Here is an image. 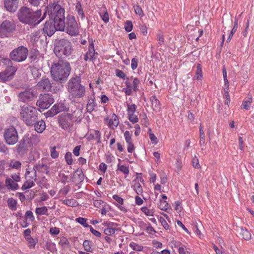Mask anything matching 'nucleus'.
<instances>
[{
	"mask_svg": "<svg viewBox=\"0 0 254 254\" xmlns=\"http://www.w3.org/2000/svg\"><path fill=\"white\" fill-rule=\"evenodd\" d=\"M238 20L237 18H235V22H234V25L233 26V28L232 29V30H231L229 35V37L227 40V43H229L231 38H232L233 36V34L234 33H235L237 29V28H238Z\"/></svg>",
	"mask_w": 254,
	"mask_h": 254,
	"instance_id": "obj_30",
	"label": "nucleus"
},
{
	"mask_svg": "<svg viewBox=\"0 0 254 254\" xmlns=\"http://www.w3.org/2000/svg\"><path fill=\"white\" fill-rule=\"evenodd\" d=\"M36 172L35 166L32 169H27L25 173L27 179L36 181L37 180Z\"/></svg>",
	"mask_w": 254,
	"mask_h": 254,
	"instance_id": "obj_21",
	"label": "nucleus"
},
{
	"mask_svg": "<svg viewBox=\"0 0 254 254\" xmlns=\"http://www.w3.org/2000/svg\"><path fill=\"white\" fill-rule=\"evenodd\" d=\"M39 110L33 106H24L21 108L20 115L23 121L28 126H32L38 119Z\"/></svg>",
	"mask_w": 254,
	"mask_h": 254,
	"instance_id": "obj_6",
	"label": "nucleus"
},
{
	"mask_svg": "<svg viewBox=\"0 0 254 254\" xmlns=\"http://www.w3.org/2000/svg\"><path fill=\"white\" fill-rule=\"evenodd\" d=\"M62 107L63 105L62 104H55L52 107L51 109L53 110V111L55 112L56 114L57 115L58 113L63 111Z\"/></svg>",
	"mask_w": 254,
	"mask_h": 254,
	"instance_id": "obj_40",
	"label": "nucleus"
},
{
	"mask_svg": "<svg viewBox=\"0 0 254 254\" xmlns=\"http://www.w3.org/2000/svg\"><path fill=\"white\" fill-rule=\"evenodd\" d=\"M58 24L51 19L46 21L43 28L44 33L49 37L52 36L56 31H59Z\"/></svg>",
	"mask_w": 254,
	"mask_h": 254,
	"instance_id": "obj_13",
	"label": "nucleus"
},
{
	"mask_svg": "<svg viewBox=\"0 0 254 254\" xmlns=\"http://www.w3.org/2000/svg\"><path fill=\"white\" fill-rule=\"evenodd\" d=\"M28 50L23 46H19L13 49L9 54L10 59L15 62H22L28 56Z\"/></svg>",
	"mask_w": 254,
	"mask_h": 254,
	"instance_id": "obj_8",
	"label": "nucleus"
},
{
	"mask_svg": "<svg viewBox=\"0 0 254 254\" xmlns=\"http://www.w3.org/2000/svg\"><path fill=\"white\" fill-rule=\"evenodd\" d=\"M102 20L105 22L107 23L109 21V17L108 13L106 11L102 15L100 14Z\"/></svg>",
	"mask_w": 254,
	"mask_h": 254,
	"instance_id": "obj_61",
	"label": "nucleus"
},
{
	"mask_svg": "<svg viewBox=\"0 0 254 254\" xmlns=\"http://www.w3.org/2000/svg\"><path fill=\"white\" fill-rule=\"evenodd\" d=\"M38 88L45 91H52V84L48 78L43 77L37 84Z\"/></svg>",
	"mask_w": 254,
	"mask_h": 254,
	"instance_id": "obj_16",
	"label": "nucleus"
},
{
	"mask_svg": "<svg viewBox=\"0 0 254 254\" xmlns=\"http://www.w3.org/2000/svg\"><path fill=\"white\" fill-rule=\"evenodd\" d=\"M126 141L127 143L132 142L131 137L130 133L127 130L124 133Z\"/></svg>",
	"mask_w": 254,
	"mask_h": 254,
	"instance_id": "obj_62",
	"label": "nucleus"
},
{
	"mask_svg": "<svg viewBox=\"0 0 254 254\" xmlns=\"http://www.w3.org/2000/svg\"><path fill=\"white\" fill-rule=\"evenodd\" d=\"M141 211L148 216H154V211L153 210L148 209L147 207L144 206L141 208Z\"/></svg>",
	"mask_w": 254,
	"mask_h": 254,
	"instance_id": "obj_41",
	"label": "nucleus"
},
{
	"mask_svg": "<svg viewBox=\"0 0 254 254\" xmlns=\"http://www.w3.org/2000/svg\"><path fill=\"white\" fill-rule=\"evenodd\" d=\"M138 62V59L135 58H134L131 60V66L132 70H135L137 68Z\"/></svg>",
	"mask_w": 254,
	"mask_h": 254,
	"instance_id": "obj_54",
	"label": "nucleus"
},
{
	"mask_svg": "<svg viewBox=\"0 0 254 254\" xmlns=\"http://www.w3.org/2000/svg\"><path fill=\"white\" fill-rule=\"evenodd\" d=\"M149 136L150 139L153 143L156 144L158 143L157 138L153 133L149 132Z\"/></svg>",
	"mask_w": 254,
	"mask_h": 254,
	"instance_id": "obj_64",
	"label": "nucleus"
},
{
	"mask_svg": "<svg viewBox=\"0 0 254 254\" xmlns=\"http://www.w3.org/2000/svg\"><path fill=\"white\" fill-rule=\"evenodd\" d=\"M205 134L203 130L202 127L201 126V125L199 126V143L200 145H202V144H205Z\"/></svg>",
	"mask_w": 254,
	"mask_h": 254,
	"instance_id": "obj_35",
	"label": "nucleus"
},
{
	"mask_svg": "<svg viewBox=\"0 0 254 254\" xmlns=\"http://www.w3.org/2000/svg\"><path fill=\"white\" fill-rule=\"evenodd\" d=\"M27 138L26 137H23L20 141L17 147V151L19 154H23L26 152L27 149Z\"/></svg>",
	"mask_w": 254,
	"mask_h": 254,
	"instance_id": "obj_20",
	"label": "nucleus"
},
{
	"mask_svg": "<svg viewBox=\"0 0 254 254\" xmlns=\"http://www.w3.org/2000/svg\"><path fill=\"white\" fill-rule=\"evenodd\" d=\"M5 186L8 190H16L18 188L17 184L14 183L11 179L7 178L5 180Z\"/></svg>",
	"mask_w": 254,
	"mask_h": 254,
	"instance_id": "obj_24",
	"label": "nucleus"
},
{
	"mask_svg": "<svg viewBox=\"0 0 254 254\" xmlns=\"http://www.w3.org/2000/svg\"><path fill=\"white\" fill-rule=\"evenodd\" d=\"M70 71L71 67L69 63L63 61L53 63L50 69L53 79L61 84L66 81Z\"/></svg>",
	"mask_w": 254,
	"mask_h": 254,
	"instance_id": "obj_1",
	"label": "nucleus"
},
{
	"mask_svg": "<svg viewBox=\"0 0 254 254\" xmlns=\"http://www.w3.org/2000/svg\"><path fill=\"white\" fill-rule=\"evenodd\" d=\"M95 55V50L93 42L90 43L88 51L84 55V59L85 61H91L93 60Z\"/></svg>",
	"mask_w": 254,
	"mask_h": 254,
	"instance_id": "obj_19",
	"label": "nucleus"
},
{
	"mask_svg": "<svg viewBox=\"0 0 254 254\" xmlns=\"http://www.w3.org/2000/svg\"><path fill=\"white\" fill-rule=\"evenodd\" d=\"M84 179V175L81 169L78 168L73 173L72 177V182L76 184L82 183Z\"/></svg>",
	"mask_w": 254,
	"mask_h": 254,
	"instance_id": "obj_18",
	"label": "nucleus"
},
{
	"mask_svg": "<svg viewBox=\"0 0 254 254\" xmlns=\"http://www.w3.org/2000/svg\"><path fill=\"white\" fill-rule=\"evenodd\" d=\"M95 103L94 99H89L86 106V109L87 112L89 113L92 112L95 109Z\"/></svg>",
	"mask_w": 254,
	"mask_h": 254,
	"instance_id": "obj_28",
	"label": "nucleus"
},
{
	"mask_svg": "<svg viewBox=\"0 0 254 254\" xmlns=\"http://www.w3.org/2000/svg\"><path fill=\"white\" fill-rule=\"evenodd\" d=\"M35 167L36 169L38 172L46 174H48L49 173L48 167L46 164H37L35 166Z\"/></svg>",
	"mask_w": 254,
	"mask_h": 254,
	"instance_id": "obj_26",
	"label": "nucleus"
},
{
	"mask_svg": "<svg viewBox=\"0 0 254 254\" xmlns=\"http://www.w3.org/2000/svg\"><path fill=\"white\" fill-rule=\"evenodd\" d=\"M80 82V77L76 75L71 78L67 83V90L74 98H81L85 95V87Z\"/></svg>",
	"mask_w": 254,
	"mask_h": 254,
	"instance_id": "obj_2",
	"label": "nucleus"
},
{
	"mask_svg": "<svg viewBox=\"0 0 254 254\" xmlns=\"http://www.w3.org/2000/svg\"><path fill=\"white\" fill-rule=\"evenodd\" d=\"M18 97L19 101L23 103H27L33 101L36 96L33 92L29 89L19 93Z\"/></svg>",
	"mask_w": 254,
	"mask_h": 254,
	"instance_id": "obj_15",
	"label": "nucleus"
},
{
	"mask_svg": "<svg viewBox=\"0 0 254 254\" xmlns=\"http://www.w3.org/2000/svg\"><path fill=\"white\" fill-rule=\"evenodd\" d=\"M237 231L245 240L248 241L251 239V234L247 229H244L242 227H238Z\"/></svg>",
	"mask_w": 254,
	"mask_h": 254,
	"instance_id": "obj_22",
	"label": "nucleus"
},
{
	"mask_svg": "<svg viewBox=\"0 0 254 254\" xmlns=\"http://www.w3.org/2000/svg\"><path fill=\"white\" fill-rule=\"evenodd\" d=\"M35 185L34 183V181L27 179V180L24 183V184L22 185L21 187V189L22 190H26L27 189H30L31 187H33Z\"/></svg>",
	"mask_w": 254,
	"mask_h": 254,
	"instance_id": "obj_32",
	"label": "nucleus"
},
{
	"mask_svg": "<svg viewBox=\"0 0 254 254\" xmlns=\"http://www.w3.org/2000/svg\"><path fill=\"white\" fill-rule=\"evenodd\" d=\"M136 110V105L135 104H127V115L134 114Z\"/></svg>",
	"mask_w": 254,
	"mask_h": 254,
	"instance_id": "obj_42",
	"label": "nucleus"
},
{
	"mask_svg": "<svg viewBox=\"0 0 254 254\" xmlns=\"http://www.w3.org/2000/svg\"><path fill=\"white\" fill-rule=\"evenodd\" d=\"M65 159L68 165L72 164V154L71 152H68L65 154Z\"/></svg>",
	"mask_w": 254,
	"mask_h": 254,
	"instance_id": "obj_43",
	"label": "nucleus"
},
{
	"mask_svg": "<svg viewBox=\"0 0 254 254\" xmlns=\"http://www.w3.org/2000/svg\"><path fill=\"white\" fill-rule=\"evenodd\" d=\"M41 15V10H37L36 11L33 12L27 7H21L18 13L19 20L22 23L28 24L34 23Z\"/></svg>",
	"mask_w": 254,
	"mask_h": 254,
	"instance_id": "obj_3",
	"label": "nucleus"
},
{
	"mask_svg": "<svg viewBox=\"0 0 254 254\" xmlns=\"http://www.w3.org/2000/svg\"><path fill=\"white\" fill-rule=\"evenodd\" d=\"M35 129L38 133H42L45 129V123L43 120L38 121L34 124Z\"/></svg>",
	"mask_w": 254,
	"mask_h": 254,
	"instance_id": "obj_23",
	"label": "nucleus"
},
{
	"mask_svg": "<svg viewBox=\"0 0 254 254\" xmlns=\"http://www.w3.org/2000/svg\"><path fill=\"white\" fill-rule=\"evenodd\" d=\"M159 207L161 209L166 211L169 207V205L166 200H160L159 204Z\"/></svg>",
	"mask_w": 254,
	"mask_h": 254,
	"instance_id": "obj_37",
	"label": "nucleus"
},
{
	"mask_svg": "<svg viewBox=\"0 0 254 254\" xmlns=\"http://www.w3.org/2000/svg\"><path fill=\"white\" fill-rule=\"evenodd\" d=\"M253 101V98L252 95L249 97L248 99L243 101L242 103L243 108L248 110L250 109V106Z\"/></svg>",
	"mask_w": 254,
	"mask_h": 254,
	"instance_id": "obj_29",
	"label": "nucleus"
},
{
	"mask_svg": "<svg viewBox=\"0 0 254 254\" xmlns=\"http://www.w3.org/2000/svg\"><path fill=\"white\" fill-rule=\"evenodd\" d=\"M113 117L114 119H111L109 122V126H111L112 125L117 127L119 124V121L117 119V116L114 114Z\"/></svg>",
	"mask_w": 254,
	"mask_h": 254,
	"instance_id": "obj_50",
	"label": "nucleus"
},
{
	"mask_svg": "<svg viewBox=\"0 0 254 254\" xmlns=\"http://www.w3.org/2000/svg\"><path fill=\"white\" fill-rule=\"evenodd\" d=\"M59 244L62 247H64L69 244V242L66 238L63 237L61 239Z\"/></svg>",
	"mask_w": 254,
	"mask_h": 254,
	"instance_id": "obj_58",
	"label": "nucleus"
},
{
	"mask_svg": "<svg viewBox=\"0 0 254 254\" xmlns=\"http://www.w3.org/2000/svg\"><path fill=\"white\" fill-rule=\"evenodd\" d=\"M133 25L131 21L127 20L125 23V29L127 32H130L132 29Z\"/></svg>",
	"mask_w": 254,
	"mask_h": 254,
	"instance_id": "obj_48",
	"label": "nucleus"
},
{
	"mask_svg": "<svg viewBox=\"0 0 254 254\" xmlns=\"http://www.w3.org/2000/svg\"><path fill=\"white\" fill-rule=\"evenodd\" d=\"M60 233V229L57 227L51 228L50 229V233L52 235H56Z\"/></svg>",
	"mask_w": 254,
	"mask_h": 254,
	"instance_id": "obj_63",
	"label": "nucleus"
},
{
	"mask_svg": "<svg viewBox=\"0 0 254 254\" xmlns=\"http://www.w3.org/2000/svg\"><path fill=\"white\" fill-rule=\"evenodd\" d=\"M159 221L162 225L166 230L169 229V226L164 218L163 217H160Z\"/></svg>",
	"mask_w": 254,
	"mask_h": 254,
	"instance_id": "obj_59",
	"label": "nucleus"
},
{
	"mask_svg": "<svg viewBox=\"0 0 254 254\" xmlns=\"http://www.w3.org/2000/svg\"><path fill=\"white\" fill-rule=\"evenodd\" d=\"M50 19L58 23L59 31H63L64 29V9L58 4L54 3L51 7Z\"/></svg>",
	"mask_w": 254,
	"mask_h": 254,
	"instance_id": "obj_5",
	"label": "nucleus"
},
{
	"mask_svg": "<svg viewBox=\"0 0 254 254\" xmlns=\"http://www.w3.org/2000/svg\"><path fill=\"white\" fill-rule=\"evenodd\" d=\"M202 78V69L201 66L200 64H198L196 66V70L195 72V74L193 77L194 79L196 80H201Z\"/></svg>",
	"mask_w": 254,
	"mask_h": 254,
	"instance_id": "obj_27",
	"label": "nucleus"
},
{
	"mask_svg": "<svg viewBox=\"0 0 254 254\" xmlns=\"http://www.w3.org/2000/svg\"><path fill=\"white\" fill-rule=\"evenodd\" d=\"M66 32L71 36H75L78 33V27L76 21L73 17H68L66 27Z\"/></svg>",
	"mask_w": 254,
	"mask_h": 254,
	"instance_id": "obj_14",
	"label": "nucleus"
},
{
	"mask_svg": "<svg viewBox=\"0 0 254 254\" xmlns=\"http://www.w3.org/2000/svg\"><path fill=\"white\" fill-rule=\"evenodd\" d=\"M119 169L122 172L124 173L125 174H128L129 173V168L126 165H122L119 168Z\"/></svg>",
	"mask_w": 254,
	"mask_h": 254,
	"instance_id": "obj_56",
	"label": "nucleus"
},
{
	"mask_svg": "<svg viewBox=\"0 0 254 254\" xmlns=\"http://www.w3.org/2000/svg\"><path fill=\"white\" fill-rule=\"evenodd\" d=\"M134 9L136 14L140 16L141 17L144 16L143 11L140 6L137 5L134 6Z\"/></svg>",
	"mask_w": 254,
	"mask_h": 254,
	"instance_id": "obj_44",
	"label": "nucleus"
},
{
	"mask_svg": "<svg viewBox=\"0 0 254 254\" xmlns=\"http://www.w3.org/2000/svg\"><path fill=\"white\" fill-rule=\"evenodd\" d=\"M116 75L120 77V78H121L123 79H125V78H126V75L125 74V73L121 70H120V69H116Z\"/></svg>",
	"mask_w": 254,
	"mask_h": 254,
	"instance_id": "obj_53",
	"label": "nucleus"
},
{
	"mask_svg": "<svg viewBox=\"0 0 254 254\" xmlns=\"http://www.w3.org/2000/svg\"><path fill=\"white\" fill-rule=\"evenodd\" d=\"M150 101L152 103V108L154 111H158L160 109V102L156 98V96H153L150 98Z\"/></svg>",
	"mask_w": 254,
	"mask_h": 254,
	"instance_id": "obj_25",
	"label": "nucleus"
},
{
	"mask_svg": "<svg viewBox=\"0 0 254 254\" xmlns=\"http://www.w3.org/2000/svg\"><path fill=\"white\" fill-rule=\"evenodd\" d=\"M0 152L5 154L8 153V148L3 143H0Z\"/></svg>",
	"mask_w": 254,
	"mask_h": 254,
	"instance_id": "obj_60",
	"label": "nucleus"
},
{
	"mask_svg": "<svg viewBox=\"0 0 254 254\" xmlns=\"http://www.w3.org/2000/svg\"><path fill=\"white\" fill-rule=\"evenodd\" d=\"M94 134H90L89 136V138L91 139H95L97 140L98 143H100L101 134L99 131L95 130L94 131Z\"/></svg>",
	"mask_w": 254,
	"mask_h": 254,
	"instance_id": "obj_31",
	"label": "nucleus"
},
{
	"mask_svg": "<svg viewBox=\"0 0 254 254\" xmlns=\"http://www.w3.org/2000/svg\"><path fill=\"white\" fill-rule=\"evenodd\" d=\"M79 114H81L79 109L75 111L72 114L64 113L61 114L58 117L60 126L64 130L69 129L73 125V119L76 118V116Z\"/></svg>",
	"mask_w": 254,
	"mask_h": 254,
	"instance_id": "obj_7",
	"label": "nucleus"
},
{
	"mask_svg": "<svg viewBox=\"0 0 254 254\" xmlns=\"http://www.w3.org/2000/svg\"><path fill=\"white\" fill-rule=\"evenodd\" d=\"M54 99L53 95L50 94H41L37 101L36 105L41 109H48L53 103Z\"/></svg>",
	"mask_w": 254,
	"mask_h": 254,
	"instance_id": "obj_11",
	"label": "nucleus"
},
{
	"mask_svg": "<svg viewBox=\"0 0 254 254\" xmlns=\"http://www.w3.org/2000/svg\"><path fill=\"white\" fill-rule=\"evenodd\" d=\"M17 70V68L13 66H7L5 69L0 73V81L5 82L11 80Z\"/></svg>",
	"mask_w": 254,
	"mask_h": 254,
	"instance_id": "obj_12",
	"label": "nucleus"
},
{
	"mask_svg": "<svg viewBox=\"0 0 254 254\" xmlns=\"http://www.w3.org/2000/svg\"><path fill=\"white\" fill-rule=\"evenodd\" d=\"M15 29V25L12 20H5L0 24V37H8Z\"/></svg>",
	"mask_w": 254,
	"mask_h": 254,
	"instance_id": "obj_10",
	"label": "nucleus"
},
{
	"mask_svg": "<svg viewBox=\"0 0 254 254\" xmlns=\"http://www.w3.org/2000/svg\"><path fill=\"white\" fill-rule=\"evenodd\" d=\"M26 239L28 243L29 248L30 249L34 248L36 245V242L35 240L31 237L26 238Z\"/></svg>",
	"mask_w": 254,
	"mask_h": 254,
	"instance_id": "obj_49",
	"label": "nucleus"
},
{
	"mask_svg": "<svg viewBox=\"0 0 254 254\" xmlns=\"http://www.w3.org/2000/svg\"><path fill=\"white\" fill-rule=\"evenodd\" d=\"M117 229L113 228L107 227L104 230V233L107 235L111 236L113 235Z\"/></svg>",
	"mask_w": 254,
	"mask_h": 254,
	"instance_id": "obj_47",
	"label": "nucleus"
},
{
	"mask_svg": "<svg viewBox=\"0 0 254 254\" xmlns=\"http://www.w3.org/2000/svg\"><path fill=\"white\" fill-rule=\"evenodd\" d=\"M25 216L26 219H29L31 221L34 220V217L31 211H27L25 213Z\"/></svg>",
	"mask_w": 254,
	"mask_h": 254,
	"instance_id": "obj_57",
	"label": "nucleus"
},
{
	"mask_svg": "<svg viewBox=\"0 0 254 254\" xmlns=\"http://www.w3.org/2000/svg\"><path fill=\"white\" fill-rule=\"evenodd\" d=\"M3 137L6 144L13 145L16 144L18 140V134L17 130L13 126L4 129Z\"/></svg>",
	"mask_w": 254,
	"mask_h": 254,
	"instance_id": "obj_9",
	"label": "nucleus"
},
{
	"mask_svg": "<svg viewBox=\"0 0 254 254\" xmlns=\"http://www.w3.org/2000/svg\"><path fill=\"white\" fill-rule=\"evenodd\" d=\"M8 205L9 208L15 210L16 208V201L12 198H10L7 200Z\"/></svg>",
	"mask_w": 254,
	"mask_h": 254,
	"instance_id": "obj_36",
	"label": "nucleus"
},
{
	"mask_svg": "<svg viewBox=\"0 0 254 254\" xmlns=\"http://www.w3.org/2000/svg\"><path fill=\"white\" fill-rule=\"evenodd\" d=\"M75 10L77 12L78 16H79L81 19H83L84 17V14L81 7V5L79 2H77L75 6Z\"/></svg>",
	"mask_w": 254,
	"mask_h": 254,
	"instance_id": "obj_34",
	"label": "nucleus"
},
{
	"mask_svg": "<svg viewBox=\"0 0 254 254\" xmlns=\"http://www.w3.org/2000/svg\"><path fill=\"white\" fill-rule=\"evenodd\" d=\"M9 167L12 168L18 169L21 167V164L20 162L18 161H15L11 162L9 164Z\"/></svg>",
	"mask_w": 254,
	"mask_h": 254,
	"instance_id": "obj_46",
	"label": "nucleus"
},
{
	"mask_svg": "<svg viewBox=\"0 0 254 254\" xmlns=\"http://www.w3.org/2000/svg\"><path fill=\"white\" fill-rule=\"evenodd\" d=\"M192 165L194 167L197 169L200 168V166L199 164L198 159L196 156H194L192 160Z\"/></svg>",
	"mask_w": 254,
	"mask_h": 254,
	"instance_id": "obj_52",
	"label": "nucleus"
},
{
	"mask_svg": "<svg viewBox=\"0 0 254 254\" xmlns=\"http://www.w3.org/2000/svg\"><path fill=\"white\" fill-rule=\"evenodd\" d=\"M76 221L83 226L84 227H89L90 226L88 225L87 222V219L82 217H78L76 218Z\"/></svg>",
	"mask_w": 254,
	"mask_h": 254,
	"instance_id": "obj_38",
	"label": "nucleus"
},
{
	"mask_svg": "<svg viewBox=\"0 0 254 254\" xmlns=\"http://www.w3.org/2000/svg\"><path fill=\"white\" fill-rule=\"evenodd\" d=\"M48 209L46 206L42 207H37L36 209L35 212L37 215H44L47 213Z\"/></svg>",
	"mask_w": 254,
	"mask_h": 254,
	"instance_id": "obj_39",
	"label": "nucleus"
},
{
	"mask_svg": "<svg viewBox=\"0 0 254 254\" xmlns=\"http://www.w3.org/2000/svg\"><path fill=\"white\" fill-rule=\"evenodd\" d=\"M128 117L129 120L134 124L138 122V119L137 116L134 115V114L128 115Z\"/></svg>",
	"mask_w": 254,
	"mask_h": 254,
	"instance_id": "obj_51",
	"label": "nucleus"
},
{
	"mask_svg": "<svg viewBox=\"0 0 254 254\" xmlns=\"http://www.w3.org/2000/svg\"><path fill=\"white\" fill-rule=\"evenodd\" d=\"M134 190L138 194H141L143 191L142 186L138 183L134 185Z\"/></svg>",
	"mask_w": 254,
	"mask_h": 254,
	"instance_id": "obj_45",
	"label": "nucleus"
},
{
	"mask_svg": "<svg viewBox=\"0 0 254 254\" xmlns=\"http://www.w3.org/2000/svg\"><path fill=\"white\" fill-rule=\"evenodd\" d=\"M72 50L70 42L66 39H62L55 42L54 51L60 58H64L70 55Z\"/></svg>",
	"mask_w": 254,
	"mask_h": 254,
	"instance_id": "obj_4",
	"label": "nucleus"
},
{
	"mask_svg": "<svg viewBox=\"0 0 254 254\" xmlns=\"http://www.w3.org/2000/svg\"><path fill=\"white\" fill-rule=\"evenodd\" d=\"M83 246L85 251L87 252H92V242L89 240H85L83 242Z\"/></svg>",
	"mask_w": 254,
	"mask_h": 254,
	"instance_id": "obj_33",
	"label": "nucleus"
},
{
	"mask_svg": "<svg viewBox=\"0 0 254 254\" xmlns=\"http://www.w3.org/2000/svg\"><path fill=\"white\" fill-rule=\"evenodd\" d=\"M4 5L6 9L10 12H15L18 5V0H4Z\"/></svg>",
	"mask_w": 254,
	"mask_h": 254,
	"instance_id": "obj_17",
	"label": "nucleus"
},
{
	"mask_svg": "<svg viewBox=\"0 0 254 254\" xmlns=\"http://www.w3.org/2000/svg\"><path fill=\"white\" fill-rule=\"evenodd\" d=\"M64 203L68 206H74L76 202L73 199H65L64 201Z\"/></svg>",
	"mask_w": 254,
	"mask_h": 254,
	"instance_id": "obj_55",
	"label": "nucleus"
}]
</instances>
